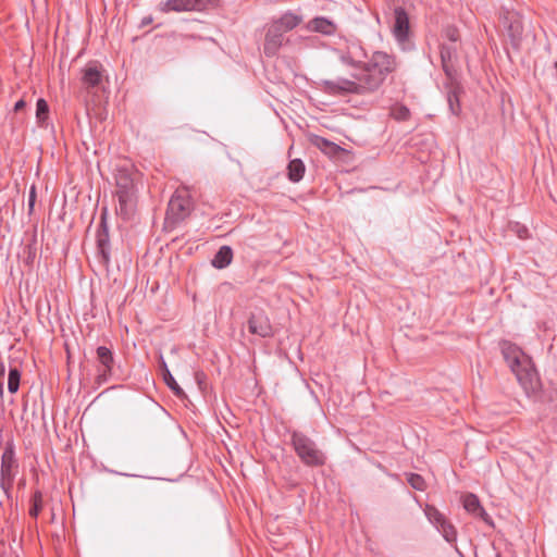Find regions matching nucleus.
I'll list each match as a JSON object with an SVG mask.
<instances>
[{
  "instance_id": "1",
  "label": "nucleus",
  "mask_w": 557,
  "mask_h": 557,
  "mask_svg": "<svg viewBox=\"0 0 557 557\" xmlns=\"http://www.w3.org/2000/svg\"><path fill=\"white\" fill-rule=\"evenodd\" d=\"M502 352L527 395L536 394L541 388V381L531 358L510 343L502 345Z\"/></svg>"
},
{
  "instance_id": "2",
  "label": "nucleus",
  "mask_w": 557,
  "mask_h": 557,
  "mask_svg": "<svg viewBox=\"0 0 557 557\" xmlns=\"http://www.w3.org/2000/svg\"><path fill=\"white\" fill-rule=\"evenodd\" d=\"M394 55L384 51H374L371 58L362 65L363 87L370 92L377 90L387 75L397 69Z\"/></svg>"
},
{
  "instance_id": "3",
  "label": "nucleus",
  "mask_w": 557,
  "mask_h": 557,
  "mask_svg": "<svg viewBox=\"0 0 557 557\" xmlns=\"http://www.w3.org/2000/svg\"><path fill=\"white\" fill-rule=\"evenodd\" d=\"M116 196L119 200V214L128 220L134 212L136 190L132 174L126 169H119L116 176Z\"/></svg>"
},
{
  "instance_id": "4",
  "label": "nucleus",
  "mask_w": 557,
  "mask_h": 557,
  "mask_svg": "<svg viewBox=\"0 0 557 557\" xmlns=\"http://www.w3.org/2000/svg\"><path fill=\"white\" fill-rule=\"evenodd\" d=\"M293 447L299 459L309 467H320L325 463L324 453L317 446L315 442L301 432H293Z\"/></svg>"
},
{
  "instance_id": "5",
  "label": "nucleus",
  "mask_w": 557,
  "mask_h": 557,
  "mask_svg": "<svg viewBox=\"0 0 557 557\" xmlns=\"http://www.w3.org/2000/svg\"><path fill=\"white\" fill-rule=\"evenodd\" d=\"M320 89L331 96H345L348 94H366L370 90L363 87V78L361 75L357 81H351L343 77L336 79H324L320 83Z\"/></svg>"
},
{
  "instance_id": "6",
  "label": "nucleus",
  "mask_w": 557,
  "mask_h": 557,
  "mask_svg": "<svg viewBox=\"0 0 557 557\" xmlns=\"http://www.w3.org/2000/svg\"><path fill=\"white\" fill-rule=\"evenodd\" d=\"M191 211V200L187 189H177L171 197L168 210L166 221L171 224H177L185 220Z\"/></svg>"
},
{
  "instance_id": "7",
  "label": "nucleus",
  "mask_w": 557,
  "mask_h": 557,
  "mask_svg": "<svg viewBox=\"0 0 557 557\" xmlns=\"http://www.w3.org/2000/svg\"><path fill=\"white\" fill-rule=\"evenodd\" d=\"M16 471L17 461L15 458L14 447L12 444H9L2 454L0 470V487L8 498L10 497Z\"/></svg>"
},
{
  "instance_id": "8",
  "label": "nucleus",
  "mask_w": 557,
  "mask_h": 557,
  "mask_svg": "<svg viewBox=\"0 0 557 557\" xmlns=\"http://www.w3.org/2000/svg\"><path fill=\"white\" fill-rule=\"evenodd\" d=\"M338 60L344 64L351 67L362 69L366 63L368 54L358 39L346 40V47L334 49Z\"/></svg>"
},
{
  "instance_id": "9",
  "label": "nucleus",
  "mask_w": 557,
  "mask_h": 557,
  "mask_svg": "<svg viewBox=\"0 0 557 557\" xmlns=\"http://www.w3.org/2000/svg\"><path fill=\"white\" fill-rule=\"evenodd\" d=\"M392 33L401 50L411 49L412 45L409 40L410 22L409 15L403 7L394 9V23Z\"/></svg>"
},
{
  "instance_id": "10",
  "label": "nucleus",
  "mask_w": 557,
  "mask_h": 557,
  "mask_svg": "<svg viewBox=\"0 0 557 557\" xmlns=\"http://www.w3.org/2000/svg\"><path fill=\"white\" fill-rule=\"evenodd\" d=\"M424 515L429 522L442 534L447 543L454 544L457 540L455 527L446 517L433 505H425Z\"/></svg>"
},
{
  "instance_id": "11",
  "label": "nucleus",
  "mask_w": 557,
  "mask_h": 557,
  "mask_svg": "<svg viewBox=\"0 0 557 557\" xmlns=\"http://www.w3.org/2000/svg\"><path fill=\"white\" fill-rule=\"evenodd\" d=\"M211 0H166L159 4L163 13L200 12L208 8Z\"/></svg>"
},
{
  "instance_id": "12",
  "label": "nucleus",
  "mask_w": 557,
  "mask_h": 557,
  "mask_svg": "<svg viewBox=\"0 0 557 557\" xmlns=\"http://www.w3.org/2000/svg\"><path fill=\"white\" fill-rule=\"evenodd\" d=\"M98 255L104 265L110 263V237L107 223V211L104 210L100 218V223L96 235Z\"/></svg>"
},
{
  "instance_id": "13",
  "label": "nucleus",
  "mask_w": 557,
  "mask_h": 557,
  "mask_svg": "<svg viewBox=\"0 0 557 557\" xmlns=\"http://www.w3.org/2000/svg\"><path fill=\"white\" fill-rule=\"evenodd\" d=\"M288 39L285 38V33L280 30L277 26L271 25L269 26L265 38H264V53L268 57H274L278 52L280 48L287 42Z\"/></svg>"
},
{
  "instance_id": "14",
  "label": "nucleus",
  "mask_w": 557,
  "mask_h": 557,
  "mask_svg": "<svg viewBox=\"0 0 557 557\" xmlns=\"http://www.w3.org/2000/svg\"><path fill=\"white\" fill-rule=\"evenodd\" d=\"M97 360L100 364L98 382L103 383L109 380L112 374V369L114 364V356L110 348L106 346H99L96 349Z\"/></svg>"
},
{
  "instance_id": "15",
  "label": "nucleus",
  "mask_w": 557,
  "mask_h": 557,
  "mask_svg": "<svg viewBox=\"0 0 557 557\" xmlns=\"http://www.w3.org/2000/svg\"><path fill=\"white\" fill-rule=\"evenodd\" d=\"M248 330L251 334L260 337H269L273 334L270 320L262 311L251 313L248 320Z\"/></svg>"
},
{
  "instance_id": "16",
  "label": "nucleus",
  "mask_w": 557,
  "mask_h": 557,
  "mask_svg": "<svg viewBox=\"0 0 557 557\" xmlns=\"http://www.w3.org/2000/svg\"><path fill=\"white\" fill-rule=\"evenodd\" d=\"M306 29L308 32L331 36L335 34L337 27L336 24L330 18L324 16H317L306 24Z\"/></svg>"
},
{
  "instance_id": "17",
  "label": "nucleus",
  "mask_w": 557,
  "mask_h": 557,
  "mask_svg": "<svg viewBox=\"0 0 557 557\" xmlns=\"http://www.w3.org/2000/svg\"><path fill=\"white\" fill-rule=\"evenodd\" d=\"M310 143L312 146L317 147L324 154L331 158L337 157L343 151V148L339 147L337 144L319 135L311 136Z\"/></svg>"
},
{
  "instance_id": "18",
  "label": "nucleus",
  "mask_w": 557,
  "mask_h": 557,
  "mask_svg": "<svg viewBox=\"0 0 557 557\" xmlns=\"http://www.w3.org/2000/svg\"><path fill=\"white\" fill-rule=\"evenodd\" d=\"M302 22V16L292 11H287L280 18L272 22L280 30L287 33L296 28Z\"/></svg>"
},
{
  "instance_id": "19",
  "label": "nucleus",
  "mask_w": 557,
  "mask_h": 557,
  "mask_svg": "<svg viewBox=\"0 0 557 557\" xmlns=\"http://www.w3.org/2000/svg\"><path fill=\"white\" fill-rule=\"evenodd\" d=\"M160 368H161V371H162V375H163V381L164 383L166 384V386L174 393V395H176L177 397L180 398H183L186 396L185 392L183 391V388H181V386L177 384V382L175 381L174 376L172 375L171 371L169 370L168 368V364L166 362L164 361L163 357L161 356L160 357Z\"/></svg>"
},
{
  "instance_id": "20",
  "label": "nucleus",
  "mask_w": 557,
  "mask_h": 557,
  "mask_svg": "<svg viewBox=\"0 0 557 557\" xmlns=\"http://www.w3.org/2000/svg\"><path fill=\"white\" fill-rule=\"evenodd\" d=\"M101 72L96 63H90L83 70L82 81L87 87L98 86L101 82Z\"/></svg>"
},
{
  "instance_id": "21",
  "label": "nucleus",
  "mask_w": 557,
  "mask_h": 557,
  "mask_svg": "<svg viewBox=\"0 0 557 557\" xmlns=\"http://www.w3.org/2000/svg\"><path fill=\"white\" fill-rule=\"evenodd\" d=\"M233 259V250L230 246H222L220 249L215 252L211 264L215 269H224L227 265L231 264Z\"/></svg>"
},
{
  "instance_id": "22",
  "label": "nucleus",
  "mask_w": 557,
  "mask_h": 557,
  "mask_svg": "<svg viewBox=\"0 0 557 557\" xmlns=\"http://www.w3.org/2000/svg\"><path fill=\"white\" fill-rule=\"evenodd\" d=\"M440 54H441L442 66H443L445 74L448 77H453L455 70L453 69L450 61L454 58V55L456 54V49L448 45H441Z\"/></svg>"
},
{
  "instance_id": "23",
  "label": "nucleus",
  "mask_w": 557,
  "mask_h": 557,
  "mask_svg": "<svg viewBox=\"0 0 557 557\" xmlns=\"http://www.w3.org/2000/svg\"><path fill=\"white\" fill-rule=\"evenodd\" d=\"M305 164L300 159H293L287 165V175L289 181L298 183L302 180L305 174Z\"/></svg>"
},
{
  "instance_id": "24",
  "label": "nucleus",
  "mask_w": 557,
  "mask_h": 557,
  "mask_svg": "<svg viewBox=\"0 0 557 557\" xmlns=\"http://www.w3.org/2000/svg\"><path fill=\"white\" fill-rule=\"evenodd\" d=\"M463 508L473 516L478 515V512H483V507L478 496L471 493L463 497Z\"/></svg>"
},
{
  "instance_id": "25",
  "label": "nucleus",
  "mask_w": 557,
  "mask_h": 557,
  "mask_svg": "<svg viewBox=\"0 0 557 557\" xmlns=\"http://www.w3.org/2000/svg\"><path fill=\"white\" fill-rule=\"evenodd\" d=\"M49 116V106L47 101L42 98H39L36 102V119L37 123L40 126H44Z\"/></svg>"
},
{
  "instance_id": "26",
  "label": "nucleus",
  "mask_w": 557,
  "mask_h": 557,
  "mask_svg": "<svg viewBox=\"0 0 557 557\" xmlns=\"http://www.w3.org/2000/svg\"><path fill=\"white\" fill-rule=\"evenodd\" d=\"M20 382H21V371L16 367H11L9 369V375H8V391L11 394H14L20 388Z\"/></svg>"
},
{
  "instance_id": "27",
  "label": "nucleus",
  "mask_w": 557,
  "mask_h": 557,
  "mask_svg": "<svg viewBox=\"0 0 557 557\" xmlns=\"http://www.w3.org/2000/svg\"><path fill=\"white\" fill-rule=\"evenodd\" d=\"M447 102L451 114L458 115L460 113V102L456 90H450L448 92Z\"/></svg>"
},
{
  "instance_id": "28",
  "label": "nucleus",
  "mask_w": 557,
  "mask_h": 557,
  "mask_svg": "<svg viewBox=\"0 0 557 557\" xmlns=\"http://www.w3.org/2000/svg\"><path fill=\"white\" fill-rule=\"evenodd\" d=\"M407 482L417 491H424L426 486L424 479L418 473H409L407 475Z\"/></svg>"
},
{
  "instance_id": "29",
  "label": "nucleus",
  "mask_w": 557,
  "mask_h": 557,
  "mask_svg": "<svg viewBox=\"0 0 557 557\" xmlns=\"http://www.w3.org/2000/svg\"><path fill=\"white\" fill-rule=\"evenodd\" d=\"M391 115L397 121H406L410 115V111L405 106H395L391 110Z\"/></svg>"
},
{
  "instance_id": "30",
  "label": "nucleus",
  "mask_w": 557,
  "mask_h": 557,
  "mask_svg": "<svg viewBox=\"0 0 557 557\" xmlns=\"http://www.w3.org/2000/svg\"><path fill=\"white\" fill-rule=\"evenodd\" d=\"M36 198H37V190H36V186L33 184L29 188L28 201H27V208H28L29 215L33 214V212H34Z\"/></svg>"
},
{
  "instance_id": "31",
  "label": "nucleus",
  "mask_w": 557,
  "mask_h": 557,
  "mask_svg": "<svg viewBox=\"0 0 557 557\" xmlns=\"http://www.w3.org/2000/svg\"><path fill=\"white\" fill-rule=\"evenodd\" d=\"M444 35L451 42H457L460 39L459 32L455 26H447L444 29Z\"/></svg>"
},
{
  "instance_id": "32",
  "label": "nucleus",
  "mask_w": 557,
  "mask_h": 557,
  "mask_svg": "<svg viewBox=\"0 0 557 557\" xmlns=\"http://www.w3.org/2000/svg\"><path fill=\"white\" fill-rule=\"evenodd\" d=\"M40 503H41V494L39 492H37L34 496V505L29 510L30 516H33L35 518L38 516L40 508H41Z\"/></svg>"
},
{
  "instance_id": "33",
  "label": "nucleus",
  "mask_w": 557,
  "mask_h": 557,
  "mask_svg": "<svg viewBox=\"0 0 557 557\" xmlns=\"http://www.w3.org/2000/svg\"><path fill=\"white\" fill-rule=\"evenodd\" d=\"M474 517L481 518L487 524H491V525L493 524L491 517L487 515V512L485 511L484 508H483V512H478V515H474Z\"/></svg>"
},
{
  "instance_id": "34",
  "label": "nucleus",
  "mask_w": 557,
  "mask_h": 557,
  "mask_svg": "<svg viewBox=\"0 0 557 557\" xmlns=\"http://www.w3.org/2000/svg\"><path fill=\"white\" fill-rule=\"evenodd\" d=\"M528 233H529V231L525 226L517 225V234L520 238L528 237Z\"/></svg>"
},
{
  "instance_id": "35",
  "label": "nucleus",
  "mask_w": 557,
  "mask_h": 557,
  "mask_svg": "<svg viewBox=\"0 0 557 557\" xmlns=\"http://www.w3.org/2000/svg\"><path fill=\"white\" fill-rule=\"evenodd\" d=\"M25 106H26V102H25L23 99H20L18 101H16V102H15V104H14V110H15V111H20V110H22Z\"/></svg>"
},
{
  "instance_id": "36",
  "label": "nucleus",
  "mask_w": 557,
  "mask_h": 557,
  "mask_svg": "<svg viewBox=\"0 0 557 557\" xmlns=\"http://www.w3.org/2000/svg\"><path fill=\"white\" fill-rule=\"evenodd\" d=\"M7 368L3 361L0 360V379L5 377Z\"/></svg>"
},
{
  "instance_id": "37",
  "label": "nucleus",
  "mask_w": 557,
  "mask_h": 557,
  "mask_svg": "<svg viewBox=\"0 0 557 557\" xmlns=\"http://www.w3.org/2000/svg\"><path fill=\"white\" fill-rule=\"evenodd\" d=\"M4 391V379H0V397L3 396Z\"/></svg>"
},
{
  "instance_id": "38",
  "label": "nucleus",
  "mask_w": 557,
  "mask_h": 557,
  "mask_svg": "<svg viewBox=\"0 0 557 557\" xmlns=\"http://www.w3.org/2000/svg\"><path fill=\"white\" fill-rule=\"evenodd\" d=\"M151 22V17L143 20V24L147 25Z\"/></svg>"
},
{
  "instance_id": "39",
  "label": "nucleus",
  "mask_w": 557,
  "mask_h": 557,
  "mask_svg": "<svg viewBox=\"0 0 557 557\" xmlns=\"http://www.w3.org/2000/svg\"><path fill=\"white\" fill-rule=\"evenodd\" d=\"M117 474H121V475H124V476H134L133 474H127V473H119L116 472Z\"/></svg>"
}]
</instances>
